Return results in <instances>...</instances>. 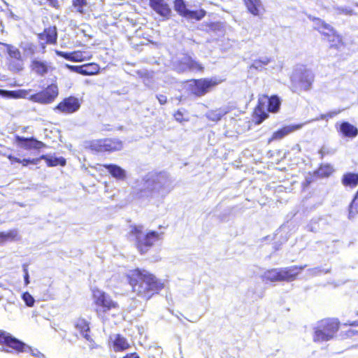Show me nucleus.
<instances>
[{
  "label": "nucleus",
  "instance_id": "f03ea898",
  "mask_svg": "<svg viewBox=\"0 0 358 358\" xmlns=\"http://www.w3.org/2000/svg\"><path fill=\"white\" fill-rule=\"evenodd\" d=\"M162 175V172L155 173L153 178H143L141 182H136L131 192V196L135 201L150 200L159 190L163 188L162 185L158 184V178Z\"/></svg>",
  "mask_w": 358,
  "mask_h": 358
},
{
  "label": "nucleus",
  "instance_id": "c85d7f7f",
  "mask_svg": "<svg viewBox=\"0 0 358 358\" xmlns=\"http://www.w3.org/2000/svg\"><path fill=\"white\" fill-rule=\"evenodd\" d=\"M130 345L127 338L120 334H117L113 341V348L115 352H121L129 348Z\"/></svg>",
  "mask_w": 358,
  "mask_h": 358
},
{
  "label": "nucleus",
  "instance_id": "20e7f679",
  "mask_svg": "<svg viewBox=\"0 0 358 358\" xmlns=\"http://www.w3.org/2000/svg\"><path fill=\"white\" fill-rule=\"evenodd\" d=\"M29 91H0V96L4 99H22L28 97L34 102L50 103L58 96V91H38L29 94Z\"/></svg>",
  "mask_w": 358,
  "mask_h": 358
},
{
  "label": "nucleus",
  "instance_id": "6e6552de",
  "mask_svg": "<svg viewBox=\"0 0 358 358\" xmlns=\"http://www.w3.org/2000/svg\"><path fill=\"white\" fill-rule=\"evenodd\" d=\"M0 345L6 348L8 352L20 354L32 351L30 346L3 330H0Z\"/></svg>",
  "mask_w": 358,
  "mask_h": 358
},
{
  "label": "nucleus",
  "instance_id": "c03bdc74",
  "mask_svg": "<svg viewBox=\"0 0 358 358\" xmlns=\"http://www.w3.org/2000/svg\"><path fill=\"white\" fill-rule=\"evenodd\" d=\"M22 270L24 272V285H27L29 284V274L28 271V264H24L22 265Z\"/></svg>",
  "mask_w": 358,
  "mask_h": 358
},
{
  "label": "nucleus",
  "instance_id": "49530a36",
  "mask_svg": "<svg viewBox=\"0 0 358 358\" xmlns=\"http://www.w3.org/2000/svg\"><path fill=\"white\" fill-rule=\"evenodd\" d=\"M57 55L61 56L68 60L71 61V52H64L62 51H56Z\"/></svg>",
  "mask_w": 358,
  "mask_h": 358
},
{
  "label": "nucleus",
  "instance_id": "4c0bfd02",
  "mask_svg": "<svg viewBox=\"0 0 358 358\" xmlns=\"http://www.w3.org/2000/svg\"><path fill=\"white\" fill-rule=\"evenodd\" d=\"M85 69L87 71V75L95 74L99 72V66L94 63L84 64Z\"/></svg>",
  "mask_w": 358,
  "mask_h": 358
},
{
  "label": "nucleus",
  "instance_id": "473e14b6",
  "mask_svg": "<svg viewBox=\"0 0 358 358\" xmlns=\"http://www.w3.org/2000/svg\"><path fill=\"white\" fill-rule=\"evenodd\" d=\"M8 68L13 72L21 71L24 68V62L22 59H9Z\"/></svg>",
  "mask_w": 358,
  "mask_h": 358
},
{
  "label": "nucleus",
  "instance_id": "3c124183",
  "mask_svg": "<svg viewBox=\"0 0 358 358\" xmlns=\"http://www.w3.org/2000/svg\"><path fill=\"white\" fill-rule=\"evenodd\" d=\"M47 1L50 3V5L52 6V7H55V8L59 7L58 0H47Z\"/></svg>",
  "mask_w": 358,
  "mask_h": 358
},
{
  "label": "nucleus",
  "instance_id": "e433bc0d",
  "mask_svg": "<svg viewBox=\"0 0 358 358\" xmlns=\"http://www.w3.org/2000/svg\"><path fill=\"white\" fill-rule=\"evenodd\" d=\"M357 336H358V331L352 328L345 331H342L341 334V336L343 339L351 338Z\"/></svg>",
  "mask_w": 358,
  "mask_h": 358
},
{
  "label": "nucleus",
  "instance_id": "2f4dec72",
  "mask_svg": "<svg viewBox=\"0 0 358 358\" xmlns=\"http://www.w3.org/2000/svg\"><path fill=\"white\" fill-rule=\"evenodd\" d=\"M205 15L206 11L203 10L195 11L188 10L184 17L188 20H200L205 16Z\"/></svg>",
  "mask_w": 358,
  "mask_h": 358
},
{
  "label": "nucleus",
  "instance_id": "1a4fd4ad",
  "mask_svg": "<svg viewBox=\"0 0 358 358\" xmlns=\"http://www.w3.org/2000/svg\"><path fill=\"white\" fill-rule=\"evenodd\" d=\"M292 82L296 87L307 90L311 87L314 80V76L311 71L303 65H297L291 77Z\"/></svg>",
  "mask_w": 358,
  "mask_h": 358
},
{
  "label": "nucleus",
  "instance_id": "393cba45",
  "mask_svg": "<svg viewBox=\"0 0 358 358\" xmlns=\"http://www.w3.org/2000/svg\"><path fill=\"white\" fill-rule=\"evenodd\" d=\"M248 10L255 16L259 15L264 10L261 0H244Z\"/></svg>",
  "mask_w": 358,
  "mask_h": 358
},
{
  "label": "nucleus",
  "instance_id": "6e6d98bb",
  "mask_svg": "<svg viewBox=\"0 0 358 358\" xmlns=\"http://www.w3.org/2000/svg\"><path fill=\"white\" fill-rule=\"evenodd\" d=\"M207 91H204V90H202V91H196L195 92L196 95L197 96H201V95H203Z\"/></svg>",
  "mask_w": 358,
  "mask_h": 358
},
{
  "label": "nucleus",
  "instance_id": "7ed1b4c3",
  "mask_svg": "<svg viewBox=\"0 0 358 358\" xmlns=\"http://www.w3.org/2000/svg\"><path fill=\"white\" fill-rule=\"evenodd\" d=\"M341 322L336 317H325L317 322L314 328L313 340L315 343H322L332 340L341 327Z\"/></svg>",
  "mask_w": 358,
  "mask_h": 358
},
{
  "label": "nucleus",
  "instance_id": "39448f33",
  "mask_svg": "<svg viewBox=\"0 0 358 358\" xmlns=\"http://www.w3.org/2000/svg\"><path fill=\"white\" fill-rule=\"evenodd\" d=\"M130 234L134 237L136 248L141 255L146 253L160 239V234L155 231L143 234L142 227L132 226Z\"/></svg>",
  "mask_w": 358,
  "mask_h": 358
},
{
  "label": "nucleus",
  "instance_id": "4d7b16f0",
  "mask_svg": "<svg viewBox=\"0 0 358 358\" xmlns=\"http://www.w3.org/2000/svg\"><path fill=\"white\" fill-rule=\"evenodd\" d=\"M81 68V66H77V67L76 68V73H79V71H80V69Z\"/></svg>",
  "mask_w": 358,
  "mask_h": 358
},
{
  "label": "nucleus",
  "instance_id": "c756f323",
  "mask_svg": "<svg viewBox=\"0 0 358 358\" xmlns=\"http://www.w3.org/2000/svg\"><path fill=\"white\" fill-rule=\"evenodd\" d=\"M271 61V58L268 57H263L259 59H255L250 66L249 71H250L252 69H255L259 71H263L265 69V66L268 65Z\"/></svg>",
  "mask_w": 358,
  "mask_h": 358
},
{
  "label": "nucleus",
  "instance_id": "de8ad7c7",
  "mask_svg": "<svg viewBox=\"0 0 358 358\" xmlns=\"http://www.w3.org/2000/svg\"><path fill=\"white\" fill-rule=\"evenodd\" d=\"M340 13H345L347 15H353V10L347 8H339Z\"/></svg>",
  "mask_w": 358,
  "mask_h": 358
},
{
  "label": "nucleus",
  "instance_id": "79ce46f5",
  "mask_svg": "<svg viewBox=\"0 0 358 358\" xmlns=\"http://www.w3.org/2000/svg\"><path fill=\"white\" fill-rule=\"evenodd\" d=\"M47 42L49 43H55L57 41V33L55 29H49L46 32Z\"/></svg>",
  "mask_w": 358,
  "mask_h": 358
},
{
  "label": "nucleus",
  "instance_id": "6ab92c4d",
  "mask_svg": "<svg viewBox=\"0 0 358 358\" xmlns=\"http://www.w3.org/2000/svg\"><path fill=\"white\" fill-rule=\"evenodd\" d=\"M150 7L161 16L169 18L171 10L164 0H150Z\"/></svg>",
  "mask_w": 358,
  "mask_h": 358
},
{
  "label": "nucleus",
  "instance_id": "ea45409f",
  "mask_svg": "<svg viewBox=\"0 0 358 358\" xmlns=\"http://www.w3.org/2000/svg\"><path fill=\"white\" fill-rule=\"evenodd\" d=\"M22 299L24 300L25 304L29 307H32L34 305L35 300L34 297L28 292H26L23 293Z\"/></svg>",
  "mask_w": 358,
  "mask_h": 358
},
{
  "label": "nucleus",
  "instance_id": "052dcab7",
  "mask_svg": "<svg viewBox=\"0 0 358 358\" xmlns=\"http://www.w3.org/2000/svg\"><path fill=\"white\" fill-rule=\"evenodd\" d=\"M355 5H356L357 6H358V3H355Z\"/></svg>",
  "mask_w": 358,
  "mask_h": 358
},
{
  "label": "nucleus",
  "instance_id": "58836bf2",
  "mask_svg": "<svg viewBox=\"0 0 358 358\" xmlns=\"http://www.w3.org/2000/svg\"><path fill=\"white\" fill-rule=\"evenodd\" d=\"M87 5L86 0H73V6L76 10L80 13H83V8Z\"/></svg>",
  "mask_w": 358,
  "mask_h": 358
},
{
  "label": "nucleus",
  "instance_id": "4be33fe9",
  "mask_svg": "<svg viewBox=\"0 0 358 358\" xmlns=\"http://www.w3.org/2000/svg\"><path fill=\"white\" fill-rule=\"evenodd\" d=\"M337 130L345 137L355 138L358 135V129L348 122H342Z\"/></svg>",
  "mask_w": 358,
  "mask_h": 358
},
{
  "label": "nucleus",
  "instance_id": "f8f14e48",
  "mask_svg": "<svg viewBox=\"0 0 358 358\" xmlns=\"http://www.w3.org/2000/svg\"><path fill=\"white\" fill-rule=\"evenodd\" d=\"M268 113H276L279 111L281 101L277 95L268 96L266 94L260 95L258 98Z\"/></svg>",
  "mask_w": 358,
  "mask_h": 358
},
{
  "label": "nucleus",
  "instance_id": "8fccbe9b",
  "mask_svg": "<svg viewBox=\"0 0 358 358\" xmlns=\"http://www.w3.org/2000/svg\"><path fill=\"white\" fill-rule=\"evenodd\" d=\"M123 358H140L136 352L128 353Z\"/></svg>",
  "mask_w": 358,
  "mask_h": 358
},
{
  "label": "nucleus",
  "instance_id": "f257e3e1",
  "mask_svg": "<svg viewBox=\"0 0 358 358\" xmlns=\"http://www.w3.org/2000/svg\"><path fill=\"white\" fill-rule=\"evenodd\" d=\"M128 283L138 296L148 301L164 288V282L154 273L143 268L131 269L127 274Z\"/></svg>",
  "mask_w": 358,
  "mask_h": 358
},
{
  "label": "nucleus",
  "instance_id": "a211bd4d",
  "mask_svg": "<svg viewBox=\"0 0 358 358\" xmlns=\"http://www.w3.org/2000/svg\"><path fill=\"white\" fill-rule=\"evenodd\" d=\"M302 127L303 125L301 124L283 126L272 134L268 142L280 140L290 133L300 129Z\"/></svg>",
  "mask_w": 358,
  "mask_h": 358
},
{
  "label": "nucleus",
  "instance_id": "412c9836",
  "mask_svg": "<svg viewBox=\"0 0 358 358\" xmlns=\"http://www.w3.org/2000/svg\"><path fill=\"white\" fill-rule=\"evenodd\" d=\"M30 67L33 72L40 76H43L47 73L49 69L50 68L49 64L47 62L37 59H34L31 61Z\"/></svg>",
  "mask_w": 358,
  "mask_h": 358
},
{
  "label": "nucleus",
  "instance_id": "0eeeda50",
  "mask_svg": "<svg viewBox=\"0 0 358 358\" xmlns=\"http://www.w3.org/2000/svg\"><path fill=\"white\" fill-rule=\"evenodd\" d=\"M124 143L118 138H104L90 141L88 149L96 153L113 152L121 150Z\"/></svg>",
  "mask_w": 358,
  "mask_h": 358
},
{
  "label": "nucleus",
  "instance_id": "dca6fc26",
  "mask_svg": "<svg viewBox=\"0 0 358 358\" xmlns=\"http://www.w3.org/2000/svg\"><path fill=\"white\" fill-rule=\"evenodd\" d=\"M269 117L268 112L266 107L262 104L258 99L257 105L255 106L252 113V120L255 125L262 124Z\"/></svg>",
  "mask_w": 358,
  "mask_h": 358
},
{
  "label": "nucleus",
  "instance_id": "9d476101",
  "mask_svg": "<svg viewBox=\"0 0 358 358\" xmlns=\"http://www.w3.org/2000/svg\"><path fill=\"white\" fill-rule=\"evenodd\" d=\"M83 102V97L69 96L63 99L54 110L64 114H72L79 110Z\"/></svg>",
  "mask_w": 358,
  "mask_h": 358
},
{
  "label": "nucleus",
  "instance_id": "f3484780",
  "mask_svg": "<svg viewBox=\"0 0 358 358\" xmlns=\"http://www.w3.org/2000/svg\"><path fill=\"white\" fill-rule=\"evenodd\" d=\"M316 28L324 35L327 36L329 37H332V41H336L340 43L341 39V37L336 34V32L333 27L325 23L324 21L320 19H315Z\"/></svg>",
  "mask_w": 358,
  "mask_h": 358
},
{
  "label": "nucleus",
  "instance_id": "bf43d9fd",
  "mask_svg": "<svg viewBox=\"0 0 358 358\" xmlns=\"http://www.w3.org/2000/svg\"><path fill=\"white\" fill-rule=\"evenodd\" d=\"M311 182V180H306L307 185H309Z\"/></svg>",
  "mask_w": 358,
  "mask_h": 358
},
{
  "label": "nucleus",
  "instance_id": "603ef678",
  "mask_svg": "<svg viewBox=\"0 0 358 358\" xmlns=\"http://www.w3.org/2000/svg\"><path fill=\"white\" fill-rule=\"evenodd\" d=\"M157 99L161 104H164L166 102V97L164 95H159Z\"/></svg>",
  "mask_w": 358,
  "mask_h": 358
},
{
  "label": "nucleus",
  "instance_id": "37998d69",
  "mask_svg": "<svg viewBox=\"0 0 358 358\" xmlns=\"http://www.w3.org/2000/svg\"><path fill=\"white\" fill-rule=\"evenodd\" d=\"M173 117L175 120L179 122H187L189 118L185 117V113L180 110H178L174 114Z\"/></svg>",
  "mask_w": 358,
  "mask_h": 358
},
{
  "label": "nucleus",
  "instance_id": "cd10ccee",
  "mask_svg": "<svg viewBox=\"0 0 358 358\" xmlns=\"http://www.w3.org/2000/svg\"><path fill=\"white\" fill-rule=\"evenodd\" d=\"M342 184L345 187L354 188L358 185V173H345L341 178Z\"/></svg>",
  "mask_w": 358,
  "mask_h": 358
},
{
  "label": "nucleus",
  "instance_id": "2eb2a0df",
  "mask_svg": "<svg viewBox=\"0 0 358 358\" xmlns=\"http://www.w3.org/2000/svg\"><path fill=\"white\" fill-rule=\"evenodd\" d=\"M75 328L78 330L83 336L91 343L90 348L92 349L96 348L94 340L89 334L90 331V324L85 318H78L75 322Z\"/></svg>",
  "mask_w": 358,
  "mask_h": 358
},
{
  "label": "nucleus",
  "instance_id": "864d4df0",
  "mask_svg": "<svg viewBox=\"0 0 358 358\" xmlns=\"http://www.w3.org/2000/svg\"><path fill=\"white\" fill-rule=\"evenodd\" d=\"M79 73L82 75H87V71H86V69H85V65L81 66Z\"/></svg>",
  "mask_w": 358,
  "mask_h": 358
},
{
  "label": "nucleus",
  "instance_id": "09e8293b",
  "mask_svg": "<svg viewBox=\"0 0 358 358\" xmlns=\"http://www.w3.org/2000/svg\"><path fill=\"white\" fill-rule=\"evenodd\" d=\"M7 157L10 161V162L12 164H13V163H19L20 162V159L13 156L12 155H8Z\"/></svg>",
  "mask_w": 358,
  "mask_h": 358
},
{
  "label": "nucleus",
  "instance_id": "423d86ee",
  "mask_svg": "<svg viewBox=\"0 0 358 358\" xmlns=\"http://www.w3.org/2000/svg\"><path fill=\"white\" fill-rule=\"evenodd\" d=\"M93 306L98 317L103 318L110 310L117 309L119 304L106 292L95 289L92 291Z\"/></svg>",
  "mask_w": 358,
  "mask_h": 358
},
{
  "label": "nucleus",
  "instance_id": "f704fd0d",
  "mask_svg": "<svg viewBox=\"0 0 358 358\" xmlns=\"http://www.w3.org/2000/svg\"><path fill=\"white\" fill-rule=\"evenodd\" d=\"M7 52L9 55L10 59H22V55L20 50L10 45H6Z\"/></svg>",
  "mask_w": 358,
  "mask_h": 358
},
{
  "label": "nucleus",
  "instance_id": "13d9d810",
  "mask_svg": "<svg viewBox=\"0 0 358 358\" xmlns=\"http://www.w3.org/2000/svg\"><path fill=\"white\" fill-rule=\"evenodd\" d=\"M353 199H357V200L358 201V190L357 191V192H356V194H355V195Z\"/></svg>",
  "mask_w": 358,
  "mask_h": 358
},
{
  "label": "nucleus",
  "instance_id": "b1692460",
  "mask_svg": "<svg viewBox=\"0 0 358 358\" xmlns=\"http://www.w3.org/2000/svg\"><path fill=\"white\" fill-rule=\"evenodd\" d=\"M262 279L266 282H282L281 268L266 270L262 275Z\"/></svg>",
  "mask_w": 358,
  "mask_h": 358
},
{
  "label": "nucleus",
  "instance_id": "ddd939ff",
  "mask_svg": "<svg viewBox=\"0 0 358 358\" xmlns=\"http://www.w3.org/2000/svg\"><path fill=\"white\" fill-rule=\"evenodd\" d=\"M307 266L294 265L285 268H281L282 282H292L298 278L299 275L304 270Z\"/></svg>",
  "mask_w": 358,
  "mask_h": 358
},
{
  "label": "nucleus",
  "instance_id": "5701e85b",
  "mask_svg": "<svg viewBox=\"0 0 358 358\" xmlns=\"http://www.w3.org/2000/svg\"><path fill=\"white\" fill-rule=\"evenodd\" d=\"M103 166L106 169L108 173L115 179L124 180L126 179V172L120 166L116 164H103Z\"/></svg>",
  "mask_w": 358,
  "mask_h": 358
},
{
  "label": "nucleus",
  "instance_id": "a18cd8bd",
  "mask_svg": "<svg viewBox=\"0 0 358 358\" xmlns=\"http://www.w3.org/2000/svg\"><path fill=\"white\" fill-rule=\"evenodd\" d=\"M39 161V158H36V159H20V164H22L23 166H27L29 164H36Z\"/></svg>",
  "mask_w": 358,
  "mask_h": 358
},
{
  "label": "nucleus",
  "instance_id": "7c9ffc66",
  "mask_svg": "<svg viewBox=\"0 0 358 358\" xmlns=\"http://www.w3.org/2000/svg\"><path fill=\"white\" fill-rule=\"evenodd\" d=\"M334 171L333 167L329 164H324L320 166L315 172L314 174L319 178H327L330 176Z\"/></svg>",
  "mask_w": 358,
  "mask_h": 358
},
{
  "label": "nucleus",
  "instance_id": "a19ab883",
  "mask_svg": "<svg viewBox=\"0 0 358 358\" xmlns=\"http://www.w3.org/2000/svg\"><path fill=\"white\" fill-rule=\"evenodd\" d=\"M86 59H90V57H86L83 55V53L80 51H76L71 52V61L73 62H83Z\"/></svg>",
  "mask_w": 358,
  "mask_h": 358
},
{
  "label": "nucleus",
  "instance_id": "a878e982",
  "mask_svg": "<svg viewBox=\"0 0 358 358\" xmlns=\"http://www.w3.org/2000/svg\"><path fill=\"white\" fill-rule=\"evenodd\" d=\"M20 239V236L16 229H10L8 231H0V245L6 242L17 241Z\"/></svg>",
  "mask_w": 358,
  "mask_h": 358
},
{
  "label": "nucleus",
  "instance_id": "bb28decb",
  "mask_svg": "<svg viewBox=\"0 0 358 358\" xmlns=\"http://www.w3.org/2000/svg\"><path fill=\"white\" fill-rule=\"evenodd\" d=\"M40 159L45 160L47 166L50 167L57 166H64L66 164V159L62 157H56L54 156L42 155L39 158V160Z\"/></svg>",
  "mask_w": 358,
  "mask_h": 358
},
{
  "label": "nucleus",
  "instance_id": "aec40b11",
  "mask_svg": "<svg viewBox=\"0 0 358 358\" xmlns=\"http://www.w3.org/2000/svg\"><path fill=\"white\" fill-rule=\"evenodd\" d=\"M178 71H185L187 70L202 71L203 67L200 64L192 59L191 57L185 56L182 57L179 66L177 67Z\"/></svg>",
  "mask_w": 358,
  "mask_h": 358
},
{
  "label": "nucleus",
  "instance_id": "9b49d317",
  "mask_svg": "<svg viewBox=\"0 0 358 358\" xmlns=\"http://www.w3.org/2000/svg\"><path fill=\"white\" fill-rule=\"evenodd\" d=\"M15 141L19 145L25 150H41L46 148V145L34 137L24 138L20 136H15Z\"/></svg>",
  "mask_w": 358,
  "mask_h": 358
},
{
  "label": "nucleus",
  "instance_id": "72a5a7b5",
  "mask_svg": "<svg viewBox=\"0 0 358 358\" xmlns=\"http://www.w3.org/2000/svg\"><path fill=\"white\" fill-rule=\"evenodd\" d=\"M358 215V201L353 199L348 207V218L353 219Z\"/></svg>",
  "mask_w": 358,
  "mask_h": 358
},
{
  "label": "nucleus",
  "instance_id": "c9c22d12",
  "mask_svg": "<svg viewBox=\"0 0 358 358\" xmlns=\"http://www.w3.org/2000/svg\"><path fill=\"white\" fill-rule=\"evenodd\" d=\"M174 8L180 15L183 17L188 10L183 0H176L174 2Z\"/></svg>",
  "mask_w": 358,
  "mask_h": 358
},
{
  "label": "nucleus",
  "instance_id": "5fc2aeb1",
  "mask_svg": "<svg viewBox=\"0 0 358 358\" xmlns=\"http://www.w3.org/2000/svg\"><path fill=\"white\" fill-rule=\"evenodd\" d=\"M66 66L70 69L71 71H76V68L77 67V66H71V65H69V64H66Z\"/></svg>",
  "mask_w": 358,
  "mask_h": 358
},
{
  "label": "nucleus",
  "instance_id": "4468645a",
  "mask_svg": "<svg viewBox=\"0 0 358 358\" xmlns=\"http://www.w3.org/2000/svg\"><path fill=\"white\" fill-rule=\"evenodd\" d=\"M222 80L217 78H205L199 80H191L188 82L190 87H193L192 90H207L210 87L216 86L220 83Z\"/></svg>",
  "mask_w": 358,
  "mask_h": 358
}]
</instances>
